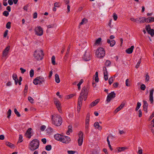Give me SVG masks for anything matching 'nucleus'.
<instances>
[{"label": "nucleus", "mask_w": 154, "mask_h": 154, "mask_svg": "<svg viewBox=\"0 0 154 154\" xmlns=\"http://www.w3.org/2000/svg\"><path fill=\"white\" fill-rule=\"evenodd\" d=\"M88 93V88H86L85 86H84L82 89L78 99V105L79 106L81 107L83 99L84 101L86 100L87 97Z\"/></svg>", "instance_id": "nucleus-1"}, {"label": "nucleus", "mask_w": 154, "mask_h": 154, "mask_svg": "<svg viewBox=\"0 0 154 154\" xmlns=\"http://www.w3.org/2000/svg\"><path fill=\"white\" fill-rule=\"evenodd\" d=\"M52 123L55 126H60L62 122V117L59 115L55 114L51 116Z\"/></svg>", "instance_id": "nucleus-2"}, {"label": "nucleus", "mask_w": 154, "mask_h": 154, "mask_svg": "<svg viewBox=\"0 0 154 154\" xmlns=\"http://www.w3.org/2000/svg\"><path fill=\"white\" fill-rule=\"evenodd\" d=\"M39 146V141L37 139H34L32 140L30 143L29 149L32 151H34L37 149Z\"/></svg>", "instance_id": "nucleus-3"}, {"label": "nucleus", "mask_w": 154, "mask_h": 154, "mask_svg": "<svg viewBox=\"0 0 154 154\" xmlns=\"http://www.w3.org/2000/svg\"><path fill=\"white\" fill-rule=\"evenodd\" d=\"M34 58L37 60H39L43 58V51L40 49H38L35 51L34 54Z\"/></svg>", "instance_id": "nucleus-4"}, {"label": "nucleus", "mask_w": 154, "mask_h": 154, "mask_svg": "<svg viewBox=\"0 0 154 154\" xmlns=\"http://www.w3.org/2000/svg\"><path fill=\"white\" fill-rule=\"evenodd\" d=\"M96 57L99 58H102L105 55L104 49L102 48H99L96 50L95 52Z\"/></svg>", "instance_id": "nucleus-5"}, {"label": "nucleus", "mask_w": 154, "mask_h": 154, "mask_svg": "<svg viewBox=\"0 0 154 154\" xmlns=\"http://www.w3.org/2000/svg\"><path fill=\"white\" fill-rule=\"evenodd\" d=\"M34 31L36 35L38 36L42 35L43 33V28L40 26H37L35 27Z\"/></svg>", "instance_id": "nucleus-6"}, {"label": "nucleus", "mask_w": 154, "mask_h": 154, "mask_svg": "<svg viewBox=\"0 0 154 154\" xmlns=\"http://www.w3.org/2000/svg\"><path fill=\"white\" fill-rule=\"evenodd\" d=\"M83 59L84 60L86 61H89L91 60V54L89 50L88 49L85 51L83 57Z\"/></svg>", "instance_id": "nucleus-7"}, {"label": "nucleus", "mask_w": 154, "mask_h": 154, "mask_svg": "<svg viewBox=\"0 0 154 154\" xmlns=\"http://www.w3.org/2000/svg\"><path fill=\"white\" fill-rule=\"evenodd\" d=\"M44 81V78H36L33 81V83L35 85H40Z\"/></svg>", "instance_id": "nucleus-8"}, {"label": "nucleus", "mask_w": 154, "mask_h": 154, "mask_svg": "<svg viewBox=\"0 0 154 154\" xmlns=\"http://www.w3.org/2000/svg\"><path fill=\"white\" fill-rule=\"evenodd\" d=\"M83 134L82 131H80L79 134V138L78 140V142L79 146H81L83 142Z\"/></svg>", "instance_id": "nucleus-9"}, {"label": "nucleus", "mask_w": 154, "mask_h": 154, "mask_svg": "<svg viewBox=\"0 0 154 154\" xmlns=\"http://www.w3.org/2000/svg\"><path fill=\"white\" fill-rule=\"evenodd\" d=\"M116 94L114 91L111 92L107 96L106 101L107 103H109L112 99L116 97Z\"/></svg>", "instance_id": "nucleus-10"}, {"label": "nucleus", "mask_w": 154, "mask_h": 154, "mask_svg": "<svg viewBox=\"0 0 154 154\" xmlns=\"http://www.w3.org/2000/svg\"><path fill=\"white\" fill-rule=\"evenodd\" d=\"M71 139L69 137L63 135L60 141L63 143L67 144L69 143Z\"/></svg>", "instance_id": "nucleus-11"}, {"label": "nucleus", "mask_w": 154, "mask_h": 154, "mask_svg": "<svg viewBox=\"0 0 154 154\" xmlns=\"http://www.w3.org/2000/svg\"><path fill=\"white\" fill-rule=\"evenodd\" d=\"M54 103L59 112L60 113H62L61 109V106L60 101L58 100H56L54 101Z\"/></svg>", "instance_id": "nucleus-12"}, {"label": "nucleus", "mask_w": 154, "mask_h": 154, "mask_svg": "<svg viewBox=\"0 0 154 154\" xmlns=\"http://www.w3.org/2000/svg\"><path fill=\"white\" fill-rule=\"evenodd\" d=\"M32 129L31 128H29L26 131L25 134V136L28 139L31 138L32 136L33 135L32 134Z\"/></svg>", "instance_id": "nucleus-13"}, {"label": "nucleus", "mask_w": 154, "mask_h": 154, "mask_svg": "<svg viewBox=\"0 0 154 154\" xmlns=\"http://www.w3.org/2000/svg\"><path fill=\"white\" fill-rule=\"evenodd\" d=\"M146 28L148 33L150 34L152 36H153L154 35V30L153 29H151L149 25L146 26Z\"/></svg>", "instance_id": "nucleus-14"}, {"label": "nucleus", "mask_w": 154, "mask_h": 154, "mask_svg": "<svg viewBox=\"0 0 154 154\" xmlns=\"http://www.w3.org/2000/svg\"><path fill=\"white\" fill-rule=\"evenodd\" d=\"M153 91L154 90L152 89L149 92V100L151 104L153 103Z\"/></svg>", "instance_id": "nucleus-15"}, {"label": "nucleus", "mask_w": 154, "mask_h": 154, "mask_svg": "<svg viewBox=\"0 0 154 154\" xmlns=\"http://www.w3.org/2000/svg\"><path fill=\"white\" fill-rule=\"evenodd\" d=\"M10 46H8L6 47L3 52V56L4 57H6L8 54V51L10 49Z\"/></svg>", "instance_id": "nucleus-16"}, {"label": "nucleus", "mask_w": 154, "mask_h": 154, "mask_svg": "<svg viewBox=\"0 0 154 154\" xmlns=\"http://www.w3.org/2000/svg\"><path fill=\"white\" fill-rule=\"evenodd\" d=\"M14 80L15 85H17L18 83L19 85H21V82L22 80V78H13Z\"/></svg>", "instance_id": "nucleus-17"}, {"label": "nucleus", "mask_w": 154, "mask_h": 154, "mask_svg": "<svg viewBox=\"0 0 154 154\" xmlns=\"http://www.w3.org/2000/svg\"><path fill=\"white\" fill-rule=\"evenodd\" d=\"M143 109L146 113H147V108L148 107V104L146 101L143 100Z\"/></svg>", "instance_id": "nucleus-18"}, {"label": "nucleus", "mask_w": 154, "mask_h": 154, "mask_svg": "<svg viewBox=\"0 0 154 154\" xmlns=\"http://www.w3.org/2000/svg\"><path fill=\"white\" fill-rule=\"evenodd\" d=\"M63 136L60 134H57L54 135V137L56 140L60 141Z\"/></svg>", "instance_id": "nucleus-19"}, {"label": "nucleus", "mask_w": 154, "mask_h": 154, "mask_svg": "<svg viewBox=\"0 0 154 154\" xmlns=\"http://www.w3.org/2000/svg\"><path fill=\"white\" fill-rule=\"evenodd\" d=\"M134 48V46L133 45L131 46L130 48H129L125 50L126 52L128 54H131L133 51Z\"/></svg>", "instance_id": "nucleus-20"}, {"label": "nucleus", "mask_w": 154, "mask_h": 154, "mask_svg": "<svg viewBox=\"0 0 154 154\" xmlns=\"http://www.w3.org/2000/svg\"><path fill=\"white\" fill-rule=\"evenodd\" d=\"M107 42L110 44L111 47H113L116 44V42L114 40H110L109 39H107Z\"/></svg>", "instance_id": "nucleus-21"}, {"label": "nucleus", "mask_w": 154, "mask_h": 154, "mask_svg": "<svg viewBox=\"0 0 154 154\" xmlns=\"http://www.w3.org/2000/svg\"><path fill=\"white\" fill-rule=\"evenodd\" d=\"M99 99H97L91 103L90 105V107H92L96 105L99 102Z\"/></svg>", "instance_id": "nucleus-22"}, {"label": "nucleus", "mask_w": 154, "mask_h": 154, "mask_svg": "<svg viewBox=\"0 0 154 154\" xmlns=\"http://www.w3.org/2000/svg\"><path fill=\"white\" fill-rule=\"evenodd\" d=\"M94 126L97 129L99 130H101L102 129V127L100 125L99 123L97 122H96L94 123Z\"/></svg>", "instance_id": "nucleus-23"}, {"label": "nucleus", "mask_w": 154, "mask_h": 154, "mask_svg": "<svg viewBox=\"0 0 154 154\" xmlns=\"http://www.w3.org/2000/svg\"><path fill=\"white\" fill-rule=\"evenodd\" d=\"M154 21V17H149L147 18H146V22L147 23L152 22Z\"/></svg>", "instance_id": "nucleus-24"}, {"label": "nucleus", "mask_w": 154, "mask_h": 154, "mask_svg": "<svg viewBox=\"0 0 154 154\" xmlns=\"http://www.w3.org/2000/svg\"><path fill=\"white\" fill-rule=\"evenodd\" d=\"M84 80L83 79H81L79 83L77 85L78 86V88L79 90H80L81 89V85L84 82Z\"/></svg>", "instance_id": "nucleus-25"}, {"label": "nucleus", "mask_w": 154, "mask_h": 154, "mask_svg": "<svg viewBox=\"0 0 154 154\" xmlns=\"http://www.w3.org/2000/svg\"><path fill=\"white\" fill-rule=\"evenodd\" d=\"M72 127L71 125H69L68 127V130L66 132V134L67 135H69L70 134V133L72 132Z\"/></svg>", "instance_id": "nucleus-26"}, {"label": "nucleus", "mask_w": 154, "mask_h": 154, "mask_svg": "<svg viewBox=\"0 0 154 154\" xmlns=\"http://www.w3.org/2000/svg\"><path fill=\"white\" fill-rule=\"evenodd\" d=\"M5 144L11 148H13L14 146V144L8 142H6Z\"/></svg>", "instance_id": "nucleus-27"}, {"label": "nucleus", "mask_w": 154, "mask_h": 154, "mask_svg": "<svg viewBox=\"0 0 154 154\" xmlns=\"http://www.w3.org/2000/svg\"><path fill=\"white\" fill-rule=\"evenodd\" d=\"M128 148L126 147H119L118 148V152H120L122 151H124L125 149H127Z\"/></svg>", "instance_id": "nucleus-28"}, {"label": "nucleus", "mask_w": 154, "mask_h": 154, "mask_svg": "<svg viewBox=\"0 0 154 154\" xmlns=\"http://www.w3.org/2000/svg\"><path fill=\"white\" fill-rule=\"evenodd\" d=\"M103 74L104 77H108V73L106 71V68L105 67H104L103 68Z\"/></svg>", "instance_id": "nucleus-29"}, {"label": "nucleus", "mask_w": 154, "mask_h": 154, "mask_svg": "<svg viewBox=\"0 0 154 154\" xmlns=\"http://www.w3.org/2000/svg\"><path fill=\"white\" fill-rule=\"evenodd\" d=\"M101 41V38H98L97 39L95 42V44L96 45H99Z\"/></svg>", "instance_id": "nucleus-30"}, {"label": "nucleus", "mask_w": 154, "mask_h": 154, "mask_svg": "<svg viewBox=\"0 0 154 154\" xmlns=\"http://www.w3.org/2000/svg\"><path fill=\"white\" fill-rule=\"evenodd\" d=\"M47 130L48 131V132L49 133H52L54 132V129L51 127H48Z\"/></svg>", "instance_id": "nucleus-31"}, {"label": "nucleus", "mask_w": 154, "mask_h": 154, "mask_svg": "<svg viewBox=\"0 0 154 154\" xmlns=\"http://www.w3.org/2000/svg\"><path fill=\"white\" fill-rule=\"evenodd\" d=\"M55 57L54 56H53L51 57V63L53 65H54L55 64Z\"/></svg>", "instance_id": "nucleus-32"}, {"label": "nucleus", "mask_w": 154, "mask_h": 154, "mask_svg": "<svg viewBox=\"0 0 154 154\" xmlns=\"http://www.w3.org/2000/svg\"><path fill=\"white\" fill-rule=\"evenodd\" d=\"M140 23H144L145 22H146V18L145 17H140Z\"/></svg>", "instance_id": "nucleus-33"}, {"label": "nucleus", "mask_w": 154, "mask_h": 154, "mask_svg": "<svg viewBox=\"0 0 154 154\" xmlns=\"http://www.w3.org/2000/svg\"><path fill=\"white\" fill-rule=\"evenodd\" d=\"M51 148V146L50 145H48L45 146V149L47 151H50Z\"/></svg>", "instance_id": "nucleus-34"}, {"label": "nucleus", "mask_w": 154, "mask_h": 154, "mask_svg": "<svg viewBox=\"0 0 154 154\" xmlns=\"http://www.w3.org/2000/svg\"><path fill=\"white\" fill-rule=\"evenodd\" d=\"M14 112L16 115L18 117L20 116L21 115L19 112L17 111V109L16 108L14 109Z\"/></svg>", "instance_id": "nucleus-35"}, {"label": "nucleus", "mask_w": 154, "mask_h": 154, "mask_svg": "<svg viewBox=\"0 0 154 154\" xmlns=\"http://www.w3.org/2000/svg\"><path fill=\"white\" fill-rule=\"evenodd\" d=\"M141 103L140 102H137V106L135 109V110L136 111L138 110L141 106Z\"/></svg>", "instance_id": "nucleus-36"}, {"label": "nucleus", "mask_w": 154, "mask_h": 154, "mask_svg": "<svg viewBox=\"0 0 154 154\" xmlns=\"http://www.w3.org/2000/svg\"><path fill=\"white\" fill-rule=\"evenodd\" d=\"M11 109H9L8 110V112L7 113V118H10V116H11Z\"/></svg>", "instance_id": "nucleus-37"}, {"label": "nucleus", "mask_w": 154, "mask_h": 154, "mask_svg": "<svg viewBox=\"0 0 154 154\" xmlns=\"http://www.w3.org/2000/svg\"><path fill=\"white\" fill-rule=\"evenodd\" d=\"M34 71L32 69H31L29 72L30 77H33L34 75Z\"/></svg>", "instance_id": "nucleus-38"}, {"label": "nucleus", "mask_w": 154, "mask_h": 154, "mask_svg": "<svg viewBox=\"0 0 154 154\" xmlns=\"http://www.w3.org/2000/svg\"><path fill=\"white\" fill-rule=\"evenodd\" d=\"M113 17L114 20H116L118 18V16L117 14L115 13H114L113 15Z\"/></svg>", "instance_id": "nucleus-39"}, {"label": "nucleus", "mask_w": 154, "mask_h": 154, "mask_svg": "<svg viewBox=\"0 0 154 154\" xmlns=\"http://www.w3.org/2000/svg\"><path fill=\"white\" fill-rule=\"evenodd\" d=\"M23 138L22 136L21 135H20L19 136V140L17 143H20L23 141L22 139Z\"/></svg>", "instance_id": "nucleus-40"}, {"label": "nucleus", "mask_w": 154, "mask_h": 154, "mask_svg": "<svg viewBox=\"0 0 154 154\" xmlns=\"http://www.w3.org/2000/svg\"><path fill=\"white\" fill-rule=\"evenodd\" d=\"M129 79H126L125 81L126 86H130V84H129Z\"/></svg>", "instance_id": "nucleus-41"}, {"label": "nucleus", "mask_w": 154, "mask_h": 154, "mask_svg": "<svg viewBox=\"0 0 154 154\" xmlns=\"http://www.w3.org/2000/svg\"><path fill=\"white\" fill-rule=\"evenodd\" d=\"M11 24L10 22H9L7 23L6 25V27L8 29H10L11 28Z\"/></svg>", "instance_id": "nucleus-42"}, {"label": "nucleus", "mask_w": 154, "mask_h": 154, "mask_svg": "<svg viewBox=\"0 0 154 154\" xmlns=\"http://www.w3.org/2000/svg\"><path fill=\"white\" fill-rule=\"evenodd\" d=\"M111 64V62L109 60H107L105 63V65L106 66H109Z\"/></svg>", "instance_id": "nucleus-43"}, {"label": "nucleus", "mask_w": 154, "mask_h": 154, "mask_svg": "<svg viewBox=\"0 0 154 154\" xmlns=\"http://www.w3.org/2000/svg\"><path fill=\"white\" fill-rule=\"evenodd\" d=\"M3 14L5 17H7L9 13L7 11H5L3 12Z\"/></svg>", "instance_id": "nucleus-44"}, {"label": "nucleus", "mask_w": 154, "mask_h": 154, "mask_svg": "<svg viewBox=\"0 0 154 154\" xmlns=\"http://www.w3.org/2000/svg\"><path fill=\"white\" fill-rule=\"evenodd\" d=\"M113 81V78H109V85H111Z\"/></svg>", "instance_id": "nucleus-45"}, {"label": "nucleus", "mask_w": 154, "mask_h": 154, "mask_svg": "<svg viewBox=\"0 0 154 154\" xmlns=\"http://www.w3.org/2000/svg\"><path fill=\"white\" fill-rule=\"evenodd\" d=\"M76 152V151L72 150H68L67 153L68 154H74Z\"/></svg>", "instance_id": "nucleus-46"}, {"label": "nucleus", "mask_w": 154, "mask_h": 154, "mask_svg": "<svg viewBox=\"0 0 154 154\" xmlns=\"http://www.w3.org/2000/svg\"><path fill=\"white\" fill-rule=\"evenodd\" d=\"M28 100L31 103H33V99L31 97H28Z\"/></svg>", "instance_id": "nucleus-47"}, {"label": "nucleus", "mask_w": 154, "mask_h": 154, "mask_svg": "<svg viewBox=\"0 0 154 154\" xmlns=\"http://www.w3.org/2000/svg\"><path fill=\"white\" fill-rule=\"evenodd\" d=\"M146 88V86L144 84H142L140 86V89L142 90H144Z\"/></svg>", "instance_id": "nucleus-48"}, {"label": "nucleus", "mask_w": 154, "mask_h": 154, "mask_svg": "<svg viewBox=\"0 0 154 154\" xmlns=\"http://www.w3.org/2000/svg\"><path fill=\"white\" fill-rule=\"evenodd\" d=\"M89 124H85V129L86 131H88V130Z\"/></svg>", "instance_id": "nucleus-49"}, {"label": "nucleus", "mask_w": 154, "mask_h": 154, "mask_svg": "<svg viewBox=\"0 0 154 154\" xmlns=\"http://www.w3.org/2000/svg\"><path fill=\"white\" fill-rule=\"evenodd\" d=\"M46 128L45 126L44 125H42L41 126L40 130L42 131H44L45 129Z\"/></svg>", "instance_id": "nucleus-50"}, {"label": "nucleus", "mask_w": 154, "mask_h": 154, "mask_svg": "<svg viewBox=\"0 0 154 154\" xmlns=\"http://www.w3.org/2000/svg\"><path fill=\"white\" fill-rule=\"evenodd\" d=\"M28 88V85H25V88L24 90V93H26L27 92Z\"/></svg>", "instance_id": "nucleus-51"}, {"label": "nucleus", "mask_w": 154, "mask_h": 154, "mask_svg": "<svg viewBox=\"0 0 154 154\" xmlns=\"http://www.w3.org/2000/svg\"><path fill=\"white\" fill-rule=\"evenodd\" d=\"M20 70L22 73H24L26 71V70L23 69L22 67L20 68Z\"/></svg>", "instance_id": "nucleus-52"}, {"label": "nucleus", "mask_w": 154, "mask_h": 154, "mask_svg": "<svg viewBox=\"0 0 154 154\" xmlns=\"http://www.w3.org/2000/svg\"><path fill=\"white\" fill-rule=\"evenodd\" d=\"M85 21H87V20L86 19H85V18L83 19L82 20L81 22L80 23V25H82V24H84L85 22Z\"/></svg>", "instance_id": "nucleus-53"}, {"label": "nucleus", "mask_w": 154, "mask_h": 154, "mask_svg": "<svg viewBox=\"0 0 154 154\" xmlns=\"http://www.w3.org/2000/svg\"><path fill=\"white\" fill-rule=\"evenodd\" d=\"M141 60L140 59V61H139L137 63V64L136 65V68H138L139 66H140V65L141 63Z\"/></svg>", "instance_id": "nucleus-54"}, {"label": "nucleus", "mask_w": 154, "mask_h": 154, "mask_svg": "<svg viewBox=\"0 0 154 154\" xmlns=\"http://www.w3.org/2000/svg\"><path fill=\"white\" fill-rule=\"evenodd\" d=\"M122 108H121L119 106L117 107L115 110V112H118V111H120Z\"/></svg>", "instance_id": "nucleus-55"}, {"label": "nucleus", "mask_w": 154, "mask_h": 154, "mask_svg": "<svg viewBox=\"0 0 154 154\" xmlns=\"http://www.w3.org/2000/svg\"><path fill=\"white\" fill-rule=\"evenodd\" d=\"M55 80L57 83H59L60 82V78H55Z\"/></svg>", "instance_id": "nucleus-56"}, {"label": "nucleus", "mask_w": 154, "mask_h": 154, "mask_svg": "<svg viewBox=\"0 0 154 154\" xmlns=\"http://www.w3.org/2000/svg\"><path fill=\"white\" fill-rule=\"evenodd\" d=\"M74 96V94H70L68 95L67 96V99H70L72 97Z\"/></svg>", "instance_id": "nucleus-57"}, {"label": "nucleus", "mask_w": 154, "mask_h": 154, "mask_svg": "<svg viewBox=\"0 0 154 154\" xmlns=\"http://www.w3.org/2000/svg\"><path fill=\"white\" fill-rule=\"evenodd\" d=\"M140 17L139 18L136 19L135 22L138 23H140Z\"/></svg>", "instance_id": "nucleus-58"}, {"label": "nucleus", "mask_w": 154, "mask_h": 154, "mask_svg": "<svg viewBox=\"0 0 154 154\" xmlns=\"http://www.w3.org/2000/svg\"><path fill=\"white\" fill-rule=\"evenodd\" d=\"M8 2L9 4L10 5H12L13 3V1L12 0H8Z\"/></svg>", "instance_id": "nucleus-59"}, {"label": "nucleus", "mask_w": 154, "mask_h": 154, "mask_svg": "<svg viewBox=\"0 0 154 154\" xmlns=\"http://www.w3.org/2000/svg\"><path fill=\"white\" fill-rule=\"evenodd\" d=\"M8 30H6L5 31V33H4V37L5 38V37H6L7 35L8 34Z\"/></svg>", "instance_id": "nucleus-60"}, {"label": "nucleus", "mask_w": 154, "mask_h": 154, "mask_svg": "<svg viewBox=\"0 0 154 154\" xmlns=\"http://www.w3.org/2000/svg\"><path fill=\"white\" fill-rule=\"evenodd\" d=\"M3 4L4 6H7L8 5V3L7 2V0H4L3 2Z\"/></svg>", "instance_id": "nucleus-61"}, {"label": "nucleus", "mask_w": 154, "mask_h": 154, "mask_svg": "<svg viewBox=\"0 0 154 154\" xmlns=\"http://www.w3.org/2000/svg\"><path fill=\"white\" fill-rule=\"evenodd\" d=\"M37 12H35L33 14V18L35 19L37 18Z\"/></svg>", "instance_id": "nucleus-62"}, {"label": "nucleus", "mask_w": 154, "mask_h": 154, "mask_svg": "<svg viewBox=\"0 0 154 154\" xmlns=\"http://www.w3.org/2000/svg\"><path fill=\"white\" fill-rule=\"evenodd\" d=\"M139 112V117H141L142 116V112L141 110H139L138 111Z\"/></svg>", "instance_id": "nucleus-63"}, {"label": "nucleus", "mask_w": 154, "mask_h": 154, "mask_svg": "<svg viewBox=\"0 0 154 154\" xmlns=\"http://www.w3.org/2000/svg\"><path fill=\"white\" fill-rule=\"evenodd\" d=\"M41 140L44 144H45L46 143V139L45 138H42V139Z\"/></svg>", "instance_id": "nucleus-64"}]
</instances>
